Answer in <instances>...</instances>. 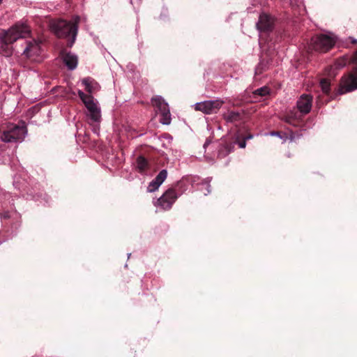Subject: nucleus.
<instances>
[{
    "label": "nucleus",
    "instance_id": "3",
    "mask_svg": "<svg viewBox=\"0 0 357 357\" xmlns=\"http://www.w3.org/2000/svg\"><path fill=\"white\" fill-rule=\"evenodd\" d=\"M27 134V129L24 122L19 125L10 124L4 130L0 139L6 143L21 142Z\"/></svg>",
    "mask_w": 357,
    "mask_h": 357
},
{
    "label": "nucleus",
    "instance_id": "15",
    "mask_svg": "<svg viewBox=\"0 0 357 357\" xmlns=\"http://www.w3.org/2000/svg\"><path fill=\"white\" fill-rule=\"evenodd\" d=\"M136 167L139 173L144 174L149 167V162L143 156H139L136 160Z\"/></svg>",
    "mask_w": 357,
    "mask_h": 357
},
{
    "label": "nucleus",
    "instance_id": "20",
    "mask_svg": "<svg viewBox=\"0 0 357 357\" xmlns=\"http://www.w3.org/2000/svg\"><path fill=\"white\" fill-rule=\"evenodd\" d=\"M238 146L240 148L243 149L245 147L246 143L245 141L241 142H239Z\"/></svg>",
    "mask_w": 357,
    "mask_h": 357
},
{
    "label": "nucleus",
    "instance_id": "19",
    "mask_svg": "<svg viewBox=\"0 0 357 357\" xmlns=\"http://www.w3.org/2000/svg\"><path fill=\"white\" fill-rule=\"evenodd\" d=\"M269 93H270V89L267 86L261 87L255 91V93L256 95H259L260 96H264L266 95H268Z\"/></svg>",
    "mask_w": 357,
    "mask_h": 357
},
{
    "label": "nucleus",
    "instance_id": "10",
    "mask_svg": "<svg viewBox=\"0 0 357 357\" xmlns=\"http://www.w3.org/2000/svg\"><path fill=\"white\" fill-rule=\"evenodd\" d=\"M357 89V68L348 76L342 79L340 93H344Z\"/></svg>",
    "mask_w": 357,
    "mask_h": 357
},
{
    "label": "nucleus",
    "instance_id": "13",
    "mask_svg": "<svg viewBox=\"0 0 357 357\" xmlns=\"http://www.w3.org/2000/svg\"><path fill=\"white\" fill-rule=\"evenodd\" d=\"M273 24L272 17L266 13H262L259 15L257 27L259 31H267L272 29Z\"/></svg>",
    "mask_w": 357,
    "mask_h": 357
},
{
    "label": "nucleus",
    "instance_id": "6",
    "mask_svg": "<svg viewBox=\"0 0 357 357\" xmlns=\"http://www.w3.org/2000/svg\"><path fill=\"white\" fill-rule=\"evenodd\" d=\"M336 40V36L332 33H321L311 39L310 45L315 51L325 52L335 45Z\"/></svg>",
    "mask_w": 357,
    "mask_h": 357
},
{
    "label": "nucleus",
    "instance_id": "23",
    "mask_svg": "<svg viewBox=\"0 0 357 357\" xmlns=\"http://www.w3.org/2000/svg\"><path fill=\"white\" fill-rule=\"evenodd\" d=\"M7 214L3 215V218H7Z\"/></svg>",
    "mask_w": 357,
    "mask_h": 357
},
{
    "label": "nucleus",
    "instance_id": "24",
    "mask_svg": "<svg viewBox=\"0 0 357 357\" xmlns=\"http://www.w3.org/2000/svg\"><path fill=\"white\" fill-rule=\"evenodd\" d=\"M337 65H338V67H342L344 66V65H339V64H337Z\"/></svg>",
    "mask_w": 357,
    "mask_h": 357
},
{
    "label": "nucleus",
    "instance_id": "22",
    "mask_svg": "<svg viewBox=\"0 0 357 357\" xmlns=\"http://www.w3.org/2000/svg\"><path fill=\"white\" fill-rule=\"evenodd\" d=\"M207 144H208V142H206L204 144V146L205 147Z\"/></svg>",
    "mask_w": 357,
    "mask_h": 357
},
{
    "label": "nucleus",
    "instance_id": "21",
    "mask_svg": "<svg viewBox=\"0 0 357 357\" xmlns=\"http://www.w3.org/2000/svg\"><path fill=\"white\" fill-rule=\"evenodd\" d=\"M252 138V136L251 135H249L248 137H245V139H251Z\"/></svg>",
    "mask_w": 357,
    "mask_h": 357
},
{
    "label": "nucleus",
    "instance_id": "8",
    "mask_svg": "<svg viewBox=\"0 0 357 357\" xmlns=\"http://www.w3.org/2000/svg\"><path fill=\"white\" fill-rule=\"evenodd\" d=\"M151 101L153 106H155L160 113V123L164 125L170 124L172 119L168 104L160 96L153 98Z\"/></svg>",
    "mask_w": 357,
    "mask_h": 357
},
{
    "label": "nucleus",
    "instance_id": "25",
    "mask_svg": "<svg viewBox=\"0 0 357 357\" xmlns=\"http://www.w3.org/2000/svg\"><path fill=\"white\" fill-rule=\"evenodd\" d=\"M1 2H2V0H0V4L1 3Z\"/></svg>",
    "mask_w": 357,
    "mask_h": 357
},
{
    "label": "nucleus",
    "instance_id": "5",
    "mask_svg": "<svg viewBox=\"0 0 357 357\" xmlns=\"http://www.w3.org/2000/svg\"><path fill=\"white\" fill-rule=\"evenodd\" d=\"M78 96L87 109V116L91 121L99 123L101 120V111L93 97L90 94H85L82 91H78Z\"/></svg>",
    "mask_w": 357,
    "mask_h": 357
},
{
    "label": "nucleus",
    "instance_id": "9",
    "mask_svg": "<svg viewBox=\"0 0 357 357\" xmlns=\"http://www.w3.org/2000/svg\"><path fill=\"white\" fill-rule=\"evenodd\" d=\"M178 196L174 190H167L157 201V206L164 210L169 209L176 200Z\"/></svg>",
    "mask_w": 357,
    "mask_h": 357
},
{
    "label": "nucleus",
    "instance_id": "14",
    "mask_svg": "<svg viewBox=\"0 0 357 357\" xmlns=\"http://www.w3.org/2000/svg\"><path fill=\"white\" fill-rule=\"evenodd\" d=\"M63 61L70 70H73L77 68L78 59L77 55L68 52L63 56Z\"/></svg>",
    "mask_w": 357,
    "mask_h": 357
},
{
    "label": "nucleus",
    "instance_id": "11",
    "mask_svg": "<svg viewBox=\"0 0 357 357\" xmlns=\"http://www.w3.org/2000/svg\"><path fill=\"white\" fill-rule=\"evenodd\" d=\"M312 97L310 95L303 94L297 101V108L303 114L309 113L312 108Z\"/></svg>",
    "mask_w": 357,
    "mask_h": 357
},
{
    "label": "nucleus",
    "instance_id": "18",
    "mask_svg": "<svg viewBox=\"0 0 357 357\" xmlns=\"http://www.w3.org/2000/svg\"><path fill=\"white\" fill-rule=\"evenodd\" d=\"M320 85L321 87V89L324 93H328L330 91V86L331 84L329 81L326 79H323L320 82Z\"/></svg>",
    "mask_w": 357,
    "mask_h": 357
},
{
    "label": "nucleus",
    "instance_id": "1",
    "mask_svg": "<svg viewBox=\"0 0 357 357\" xmlns=\"http://www.w3.org/2000/svg\"><path fill=\"white\" fill-rule=\"evenodd\" d=\"M30 27L25 23L18 22L12 26L8 30H4L0 33V54L4 56H10L14 49L12 44L22 38H26L30 36Z\"/></svg>",
    "mask_w": 357,
    "mask_h": 357
},
{
    "label": "nucleus",
    "instance_id": "17",
    "mask_svg": "<svg viewBox=\"0 0 357 357\" xmlns=\"http://www.w3.org/2000/svg\"><path fill=\"white\" fill-rule=\"evenodd\" d=\"M240 114L235 111H228L223 114V117L227 122H234L239 119Z\"/></svg>",
    "mask_w": 357,
    "mask_h": 357
},
{
    "label": "nucleus",
    "instance_id": "4",
    "mask_svg": "<svg viewBox=\"0 0 357 357\" xmlns=\"http://www.w3.org/2000/svg\"><path fill=\"white\" fill-rule=\"evenodd\" d=\"M22 38L21 47L16 48L15 52L21 54L24 57L31 59L33 61H37L38 57L40 56L41 52V42L39 40L31 39L24 40Z\"/></svg>",
    "mask_w": 357,
    "mask_h": 357
},
{
    "label": "nucleus",
    "instance_id": "16",
    "mask_svg": "<svg viewBox=\"0 0 357 357\" xmlns=\"http://www.w3.org/2000/svg\"><path fill=\"white\" fill-rule=\"evenodd\" d=\"M82 84L84 86L85 90L89 93H93L98 86L97 83L93 82V80L90 77L84 78L82 80Z\"/></svg>",
    "mask_w": 357,
    "mask_h": 357
},
{
    "label": "nucleus",
    "instance_id": "12",
    "mask_svg": "<svg viewBox=\"0 0 357 357\" xmlns=\"http://www.w3.org/2000/svg\"><path fill=\"white\" fill-rule=\"evenodd\" d=\"M167 176V171L166 169L161 170L157 176L149 184L147 191L153 192L157 190L162 183L165 181Z\"/></svg>",
    "mask_w": 357,
    "mask_h": 357
},
{
    "label": "nucleus",
    "instance_id": "2",
    "mask_svg": "<svg viewBox=\"0 0 357 357\" xmlns=\"http://www.w3.org/2000/svg\"><path fill=\"white\" fill-rule=\"evenodd\" d=\"M79 22V16H75L70 22L63 20H54L50 22V27L57 37L69 38L68 45L72 47L76 40Z\"/></svg>",
    "mask_w": 357,
    "mask_h": 357
},
{
    "label": "nucleus",
    "instance_id": "7",
    "mask_svg": "<svg viewBox=\"0 0 357 357\" xmlns=\"http://www.w3.org/2000/svg\"><path fill=\"white\" fill-rule=\"evenodd\" d=\"M224 103L225 101L220 98L205 100L197 102L195 105V109L197 111H201L206 114H215L218 112Z\"/></svg>",
    "mask_w": 357,
    "mask_h": 357
}]
</instances>
